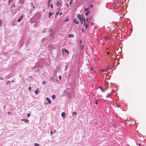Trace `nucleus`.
<instances>
[{
    "label": "nucleus",
    "instance_id": "1",
    "mask_svg": "<svg viewBox=\"0 0 146 146\" xmlns=\"http://www.w3.org/2000/svg\"><path fill=\"white\" fill-rule=\"evenodd\" d=\"M78 19H79V21L81 22V24H82L84 22V24L83 25L84 26L86 24V23H85V18H83L82 17L81 15H78Z\"/></svg>",
    "mask_w": 146,
    "mask_h": 146
},
{
    "label": "nucleus",
    "instance_id": "2",
    "mask_svg": "<svg viewBox=\"0 0 146 146\" xmlns=\"http://www.w3.org/2000/svg\"><path fill=\"white\" fill-rule=\"evenodd\" d=\"M62 4L61 2H60V1H57V3H56V5L57 7H59L60 5Z\"/></svg>",
    "mask_w": 146,
    "mask_h": 146
},
{
    "label": "nucleus",
    "instance_id": "3",
    "mask_svg": "<svg viewBox=\"0 0 146 146\" xmlns=\"http://www.w3.org/2000/svg\"><path fill=\"white\" fill-rule=\"evenodd\" d=\"M79 19H78H78H76L74 20V22L76 24H78L79 23V21L78 20Z\"/></svg>",
    "mask_w": 146,
    "mask_h": 146
},
{
    "label": "nucleus",
    "instance_id": "4",
    "mask_svg": "<svg viewBox=\"0 0 146 146\" xmlns=\"http://www.w3.org/2000/svg\"><path fill=\"white\" fill-rule=\"evenodd\" d=\"M21 120L24 121L25 123H27L29 121V120L26 119H22Z\"/></svg>",
    "mask_w": 146,
    "mask_h": 146
},
{
    "label": "nucleus",
    "instance_id": "5",
    "mask_svg": "<svg viewBox=\"0 0 146 146\" xmlns=\"http://www.w3.org/2000/svg\"><path fill=\"white\" fill-rule=\"evenodd\" d=\"M62 52H65L66 53H67L68 54H69V53L68 51L66 49H63L62 50Z\"/></svg>",
    "mask_w": 146,
    "mask_h": 146
},
{
    "label": "nucleus",
    "instance_id": "6",
    "mask_svg": "<svg viewBox=\"0 0 146 146\" xmlns=\"http://www.w3.org/2000/svg\"><path fill=\"white\" fill-rule=\"evenodd\" d=\"M46 100L48 101V102L49 103V104H50L51 103V101L50 99L48 98H46Z\"/></svg>",
    "mask_w": 146,
    "mask_h": 146
},
{
    "label": "nucleus",
    "instance_id": "7",
    "mask_svg": "<svg viewBox=\"0 0 146 146\" xmlns=\"http://www.w3.org/2000/svg\"><path fill=\"white\" fill-rule=\"evenodd\" d=\"M61 116L65 118L66 117V115L64 112H62L61 114Z\"/></svg>",
    "mask_w": 146,
    "mask_h": 146
},
{
    "label": "nucleus",
    "instance_id": "8",
    "mask_svg": "<svg viewBox=\"0 0 146 146\" xmlns=\"http://www.w3.org/2000/svg\"><path fill=\"white\" fill-rule=\"evenodd\" d=\"M68 36L69 38L73 37L74 35L72 34H70Z\"/></svg>",
    "mask_w": 146,
    "mask_h": 146
},
{
    "label": "nucleus",
    "instance_id": "9",
    "mask_svg": "<svg viewBox=\"0 0 146 146\" xmlns=\"http://www.w3.org/2000/svg\"><path fill=\"white\" fill-rule=\"evenodd\" d=\"M99 88L101 90V91H102V92H104V91H105V90H104V89H103L102 88V87L101 86H99Z\"/></svg>",
    "mask_w": 146,
    "mask_h": 146
},
{
    "label": "nucleus",
    "instance_id": "10",
    "mask_svg": "<svg viewBox=\"0 0 146 146\" xmlns=\"http://www.w3.org/2000/svg\"><path fill=\"white\" fill-rule=\"evenodd\" d=\"M80 47L81 48V49H82V50L84 49V46L83 45H81V44H80Z\"/></svg>",
    "mask_w": 146,
    "mask_h": 146
},
{
    "label": "nucleus",
    "instance_id": "11",
    "mask_svg": "<svg viewBox=\"0 0 146 146\" xmlns=\"http://www.w3.org/2000/svg\"><path fill=\"white\" fill-rule=\"evenodd\" d=\"M34 146H39V145L38 143H35L34 144Z\"/></svg>",
    "mask_w": 146,
    "mask_h": 146
},
{
    "label": "nucleus",
    "instance_id": "12",
    "mask_svg": "<svg viewBox=\"0 0 146 146\" xmlns=\"http://www.w3.org/2000/svg\"><path fill=\"white\" fill-rule=\"evenodd\" d=\"M55 96L54 95H52V98L53 99H54L55 98Z\"/></svg>",
    "mask_w": 146,
    "mask_h": 146
},
{
    "label": "nucleus",
    "instance_id": "13",
    "mask_svg": "<svg viewBox=\"0 0 146 146\" xmlns=\"http://www.w3.org/2000/svg\"><path fill=\"white\" fill-rule=\"evenodd\" d=\"M52 15V13L49 12V17H50Z\"/></svg>",
    "mask_w": 146,
    "mask_h": 146
},
{
    "label": "nucleus",
    "instance_id": "14",
    "mask_svg": "<svg viewBox=\"0 0 146 146\" xmlns=\"http://www.w3.org/2000/svg\"><path fill=\"white\" fill-rule=\"evenodd\" d=\"M37 90H38V89H37V90H36L35 91V94L37 95V94L38 93V91H37Z\"/></svg>",
    "mask_w": 146,
    "mask_h": 146
},
{
    "label": "nucleus",
    "instance_id": "15",
    "mask_svg": "<svg viewBox=\"0 0 146 146\" xmlns=\"http://www.w3.org/2000/svg\"><path fill=\"white\" fill-rule=\"evenodd\" d=\"M31 114L30 113H28L27 114V115L28 117H30V116Z\"/></svg>",
    "mask_w": 146,
    "mask_h": 146
},
{
    "label": "nucleus",
    "instance_id": "16",
    "mask_svg": "<svg viewBox=\"0 0 146 146\" xmlns=\"http://www.w3.org/2000/svg\"><path fill=\"white\" fill-rule=\"evenodd\" d=\"M10 81H8L7 82V84H10Z\"/></svg>",
    "mask_w": 146,
    "mask_h": 146
},
{
    "label": "nucleus",
    "instance_id": "17",
    "mask_svg": "<svg viewBox=\"0 0 146 146\" xmlns=\"http://www.w3.org/2000/svg\"><path fill=\"white\" fill-rule=\"evenodd\" d=\"M73 115H76L77 113L76 112L74 111L73 112Z\"/></svg>",
    "mask_w": 146,
    "mask_h": 146
},
{
    "label": "nucleus",
    "instance_id": "18",
    "mask_svg": "<svg viewBox=\"0 0 146 146\" xmlns=\"http://www.w3.org/2000/svg\"><path fill=\"white\" fill-rule=\"evenodd\" d=\"M104 38H105V39H107H107H109V37H106V36H105V37H104Z\"/></svg>",
    "mask_w": 146,
    "mask_h": 146
},
{
    "label": "nucleus",
    "instance_id": "19",
    "mask_svg": "<svg viewBox=\"0 0 146 146\" xmlns=\"http://www.w3.org/2000/svg\"><path fill=\"white\" fill-rule=\"evenodd\" d=\"M21 18H20L18 20V21L19 22H20V21H21Z\"/></svg>",
    "mask_w": 146,
    "mask_h": 146
},
{
    "label": "nucleus",
    "instance_id": "20",
    "mask_svg": "<svg viewBox=\"0 0 146 146\" xmlns=\"http://www.w3.org/2000/svg\"><path fill=\"white\" fill-rule=\"evenodd\" d=\"M109 68H110V67L109 66H108L107 67H106V70H108L109 69Z\"/></svg>",
    "mask_w": 146,
    "mask_h": 146
},
{
    "label": "nucleus",
    "instance_id": "21",
    "mask_svg": "<svg viewBox=\"0 0 146 146\" xmlns=\"http://www.w3.org/2000/svg\"><path fill=\"white\" fill-rule=\"evenodd\" d=\"M2 21L1 20H0V26H2Z\"/></svg>",
    "mask_w": 146,
    "mask_h": 146
},
{
    "label": "nucleus",
    "instance_id": "22",
    "mask_svg": "<svg viewBox=\"0 0 146 146\" xmlns=\"http://www.w3.org/2000/svg\"><path fill=\"white\" fill-rule=\"evenodd\" d=\"M31 88H31V87L30 86V87H29V90L30 91L31 90Z\"/></svg>",
    "mask_w": 146,
    "mask_h": 146
},
{
    "label": "nucleus",
    "instance_id": "23",
    "mask_svg": "<svg viewBox=\"0 0 146 146\" xmlns=\"http://www.w3.org/2000/svg\"><path fill=\"white\" fill-rule=\"evenodd\" d=\"M106 69H104L102 70V71L104 73V72L106 71Z\"/></svg>",
    "mask_w": 146,
    "mask_h": 146
},
{
    "label": "nucleus",
    "instance_id": "24",
    "mask_svg": "<svg viewBox=\"0 0 146 146\" xmlns=\"http://www.w3.org/2000/svg\"><path fill=\"white\" fill-rule=\"evenodd\" d=\"M85 28L86 29H87V27H88V25L87 24H86V25L85 24Z\"/></svg>",
    "mask_w": 146,
    "mask_h": 146
},
{
    "label": "nucleus",
    "instance_id": "25",
    "mask_svg": "<svg viewBox=\"0 0 146 146\" xmlns=\"http://www.w3.org/2000/svg\"><path fill=\"white\" fill-rule=\"evenodd\" d=\"M46 82H45L44 81L43 82V84L44 85H45L46 83Z\"/></svg>",
    "mask_w": 146,
    "mask_h": 146
},
{
    "label": "nucleus",
    "instance_id": "26",
    "mask_svg": "<svg viewBox=\"0 0 146 146\" xmlns=\"http://www.w3.org/2000/svg\"><path fill=\"white\" fill-rule=\"evenodd\" d=\"M59 13V12H56V15H58V14Z\"/></svg>",
    "mask_w": 146,
    "mask_h": 146
},
{
    "label": "nucleus",
    "instance_id": "27",
    "mask_svg": "<svg viewBox=\"0 0 146 146\" xmlns=\"http://www.w3.org/2000/svg\"><path fill=\"white\" fill-rule=\"evenodd\" d=\"M121 106L120 105H117L116 106V107H119V106Z\"/></svg>",
    "mask_w": 146,
    "mask_h": 146
},
{
    "label": "nucleus",
    "instance_id": "28",
    "mask_svg": "<svg viewBox=\"0 0 146 146\" xmlns=\"http://www.w3.org/2000/svg\"><path fill=\"white\" fill-rule=\"evenodd\" d=\"M80 44H81V43H82V41L81 40H80Z\"/></svg>",
    "mask_w": 146,
    "mask_h": 146
},
{
    "label": "nucleus",
    "instance_id": "29",
    "mask_svg": "<svg viewBox=\"0 0 146 146\" xmlns=\"http://www.w3.org/2000/svg\"><path fill=\"white\" fill-rule=\"evenodd\" d=\"M85 11H86V12H87V9H86V8H85Z\"/></svg>",
    "mask_w": 146,
    "mask_h": 146
},
{
    "label": "nucleus",
    "instance_id": "30",
    "mask_svg": "<svg viewBox=\"0 0 146 146\" xmlns=\"http://www.w3.org/2000/svg\"><path fill=\"white\" fill-rule=\"evenodd\" d=\"M110 94H108V96H107V98H108L109 97V96H110Z\"/></svg>",
    "mask_w": 146,
    "mask_h": 146
},
{
    "label": "nucleus",
    "instance_id": "31",
    "mask_svg": "<svg viewBox=\"0 0 146 146\" xmlns=\"http://www.w3.org/2000/svg\"><path fill=\"white\" fill-rule=\"evenodd\" d=\"M59 78L60 79L61 78V76H59Z\"/></svg>",
    "mask_w": 146,
    "mask_h": 146
},
{
    "label": "nucleus",
    "instance_id": "32",
    "mask_svg": "<svg viewBox=\"0 0 146 146\" xmlns=\"http://www.w3.org/2000/svg\"><path fill=\"white\" fill-rule=\"evenodd\" d=\"M50 133H51V134H52V132L51 130V131H50Z\"/></svg>",
    "mask_w": 146,
    "mask_h": 146
},
{
    "label": "nucleus",
    "instance_id": "33",
    "mask_svg": "<svg viewBox=\"0 0 146 146\" xmlns=\"http://www.w3.org/2000/svg\"><path fill=\"white\" fill-rule=\"evenodd\" d=\"M88 14V12H86V13L85 14L86 15H87Z\"/></svg>",
    "mask_w": 146,
    "mask_h": 146
},
{
    "label": "nucleus",
    "instance_id": "34",
    "mask_svg": "<svg viewBox=\"0 0 146 146\" xmlns=\"http://www.w3.org/2000/svg\"><path fill=\"white\" fill-rule=\"evenodd\" d=\"M48 5H49V6L50 5L49 4V2H48Z\"/></svg>",
    "mask_w": 146,
    "mask_h": 146
},
{
    "label": "nucleus",
    "instance_id": "35",
    "mask_svg": "<svg viewBox=\"0 0 146 146\" xmlns=\"http://www.w3.org/2000/svg\"><path fill=\"white\" fill-rule=\"evenodd\" d=\"M51 7L52 8H53V6L52 4L51 5Z\"/></svg>",
    "mask_w": 146,
    "mask_h": 146
},
{
    "label": "nucleus",
    "instance_id": "36",
    "mask_svg": "<svg viewBox=\"0 0 146 146\" xmlns=\"http://www.w3.org/2000/svg\"><path fill=\"white\" fill-rule=\"evenodd\" d=\"M95 104H98V102H97V101H96V102H95Z\"/></svg>",
    "mask_w": 146,
    "mask_h": 146
},
{
    "label": "nucleus",
    "instance_id": "37",
    "mask_svg": "<svg viewBox=\"0 0 146 146\" xmlns=\"http://www.w3.org/2000/svg\"><path fill=\"white\" fill-rule=\"evenodd\" d=\"M87 12H88V14L90 13V12L89 11H87Z\"/></svg>",
    "mask_w": 146,
    "mask_h": 146
},
{
    "label": "nucleus",
    "instance_id": "38",
    "mask_svg": "<svg viewBox=\"0 0 146 146\" xmlns=\"http://www.w3.org/2000/svg\"><path fill=\"white\" fill-rule=\"evenodd\" d=\"M108 83L107 82H105V84H108Z\"/></svg>",
    "mask_w": 146,
    "mask_h": 146
},
{
    "label": "nucleus",
    "instance_id": "39",
    "mask_svg": "<svg viewBox=\"0 0 146 146\" xmlns=\"http://www.w3.org/2000/svg\"><path fill=\"white\" fill-rule=\"evenodd\" d=\"M51 0H48V2H51Z\"/></svg>",
    "mask_w": 146,
    "mask_h": 146
},
{
    "label": "nucleus",
    "instance_id": "40",
    "mask_svg": "<svg viewBox=\"0 0 146 146\" xmlns=\"http://www.w3.org/2000/svg\"><path fill=\"white\" fill-rule=\"evenodd\" d=\"M35 6L34 5H33V8L34 9L35 8Z\"/></svg>",
    "mask_w": 146,
    "mask_h": 146
},
{
    "label": "nucleus",
    "instance_id": "41",
    "mask_svg": "<svg viewBox=\"0 0 146 146\" xmlns=\"http://www.w3.org/2000/svg\"><path fill=\"white\" fill-rule=\"evenodd\" d=\"M23 17V16H22L21 17H20V18H21V19H22Z\"/></svg>",
    "mask_w": 146,
    "mask_h": 146
},
{
    "label": "nucleus",
    "instance_id": "42",
    "mask_svg": "<svg viewBox=\"0 0 146 146\" xmlns=\"http://www.w3.org/2000/svg\"><path fill=\"white\" fill-rule=\"evenodd\" d=\"M31 5H33V3H31Z\"/></svg>",
    "mask_w": 146,
    "mask_h": 146
},
{
    "label": "nucleus",
    "instance_id": "43",
    "mask_svg": "<svg viewBox=\"0 0 146 146\" xmlns=\"http://www.w3.org/2000/svg\"><path fill=\"white\" fill-rule=\"evenodd\" d=\"M82 30L83 32H84V29H82Z\"/></svg>",
    "mask_w": 146,
    "mask_h": 146
},
{
    "label": "nucleus",
    "instance_id": "44",
    "mask_svg": "<svg viewBox=\"0 0 146 146\" xmlns=\"http://www.w3.org/2000/svg\"><path fill=\"white\" fill-rule=\"evenodd\" d=\"M107 54H110V52H107Z\"/></svg>",
    "mask_w": 146,
    "mask_h": 146
},
{
    "label": "nucleus",
    "instance_id": "45",
    "mask_svg": "<svg viewBox=\"0 0 146 146\" xmlns=\"http://www.w3.org/2000/svg\"><path fill=\"white\" fill-rule=\"evenodd\" d=\"M62 14V13H60V15H61V14Z\"/></svg>",
    "mask_w": 146,
    "mask_h": 146
},
{
    "label": "nucleus",
    "instance_id": "46",
    "mask_svg": "<svg viewBox=\"0 0 146 146\" xmlns=\"http://www.w3.org/2000/svg\"><path fill=\"white\" fill-rule=\"evenodd\" d=\"M67 5L68 6V3L67 4Z\"/></svg>",
    "mask_w": 146,
    "mask_h": 146
},
{
    "label": "nucleus",
    "instance_id": "47",
    "mask_svg": "<svg viewBox=\"0 0 146 146\" xmlns=\"http://www.w3.org/2000/svg\"><path fill=\"white\" fill-rule=\"evenodd\" d=\"M1 80H2V78H1Z\"/></svg>",
    "mask_w": 146,
    "mask_h": 146
},
{
    "label": "nucleus",
    "instance_id": "48",
    "mask_svg": "<svg viewBox=\"0 0 146 146\" xmlns=\"http://www.w3.org/2000/svg\"><path fill=\"white\" fill-rule=\"evenodd\" d=\"M10 112H9V113H8V114H10Z\"/></svg>",
    "mask_w": 146,
    "mask_h": 146
},
{
    "label": "nucleus",
    "instance_id": "49",
    "mask_svg": "<svg viewBox=\"0 0 146 146\" xmlns=\"http://www.w3.org/2000/svg\"><path fill=\"white\" fill-rule=\"evenodd\" d=\"M139 146H140V143H139Z\"/></svg>",
    "mask_w": 146,
    "mask_h": 146
},
{
    "label": "nucleus",
    "instance_id": "50",
    "mask_svg": "<svg viewBox=\"0 0 146 146\" xmlns=\"http://www.w3.org/2000/svg\"><path fill=\"white\" fill-rule=\"evenodd\" d=\"M55 131H56V130H54V131L55 132Z\"/></svg>",
    "mask_w": 146,
    "mask_h": 146
},
{
    "label": "nucleus",
    "instance_id": "51",
    "mask_svg": "<svg viewBox=\"0 0 146 146\" xmlns=\"http://www.w3.org/2000/svg\"><path fill=\"white\" fill-rule=\"evenodd\" d=\"M112 91H113V92H114V91L113 90H112Z\"/></svg>",
    "mask_w": 146,
    "mask_h": 146
},
{
    "label": "nucleus",
    "instance_id": "52",
    "mask_svg": "<svg viewBox=\"0 0 146 146\" xmlns=\"http://www.w3.org/2000/svg\"><path fill=\"white\" fill-rule=\"evenodd\" d=\"M14 81H12V82H14Z\"/></svg>",
    "mask_w": 146,
    "mask_h": 146
}]
</instances>
